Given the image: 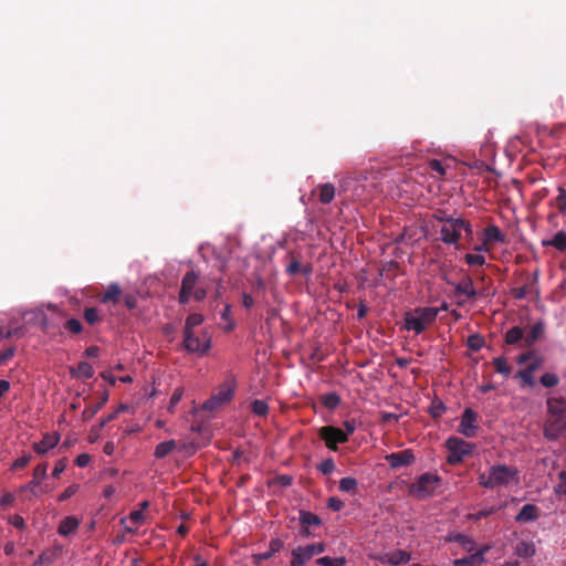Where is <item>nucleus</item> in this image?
Masks as SVG:
<instances>
[{"label":"nucleus","mask_w":566,"mask_h":566,"mask_svg":"<svg viewBox=\"0 0 566 566\" xmlns=\"http://www.w3.org/2000/svg\"><path fill=\"white\" fill-rule=\"evenodd\" d=\"M438 314L439 307H416L405 313L403 327L420 334L436 322Z\"/></svg>","instance_id":"1"},{"label":"nucleus","mask_w":566,"mask_h":566,"mask_svg":"<svg viewBox=\"0 0 566 566\" xmlns=\"http://www.w3.org/2000/svg\"><path fill=\"white\" fill-rule=\"evenodd\" d=\"M443 221V224L440 229V239L448 244L457 243L462 230L471 233V228L468 223H465L462 219L454 218H439Z\"/></svg>","instance_id":"2"},{"label":"nucleus","mask_w":566,"mask_h":566,"mask_svg":"<svg viewBox=\"0 0 566 566\" xmlns=\"http://www.w3.org/2000/svg\"><path fill=\"white\" fill-rule=\"evenodd\" d=\"M440 478L436 474L424 473L410 486V494L417 499H427L438 488Z\"/></svg>","instance_id":"3"},{"label":"nucleus","mask_w":566,"mask_h":566,"mask_svg":"<svg viewBox=\"0 0 566 566\" xmlns=\"http://www.w3.org/2000/svg\"><path fill=\"white\" fill-rule=\"evenodd\" d=\"M449 450L447 461L449 464H458L463 461L464 457L470 454L473 450V444L458 437H450L446 441Z\"/></svg>","instance_id":"4"},{"label":"nucleus","mask_w":566,"mask_h":566,"mask_svg":"<svg viewBox=\"0 0 566 566\" xmlns=\"http://www.w3.org/2000/svg\"><path fill=\"white\" fill-rule=\"evenodd\" d=\"M517 476V470L507 465H494L490 469V480L488 489H494L510 484Z\"/></svg>","instance_id":"5"},{"label":"nucleus","mask_w":566,"mask_h":566,"mask_svg":"<svg viewBox=\"0 0 566 566\" xmlns=\"http://www.w3.org/2000/svg\"><path fill=\"white\" fill-rule=\"evenodd\" d=\"M182 346L188 353L202 356L210 349L211 340L207 333H202L201 337L196 335L195 332L184 333Z\"/></svg>","instance_id":"6"},{"label":"nucleus","mask_w":566,"mask_h":566,"mask_svg":"<svg viewBox=\"0 0 566 566\" xmlns=\"http://www.w3.org/2000/svg\"><path fill=\"white\" fill-rule=\"evenodd\" d=\"M325 549L324 544H311L306 546H300L292 551L291 566H302L308 562L314 555L323 553Z\"/></svg>","instance_id":"7"},{"label":"nucleus","mask_w":566,"mask_h":566,"mask_svg":"<svg viewBox=\"0 0 566 566\" xmlns=\"http://www.w3.org/2000/svg\"><path fill=\"white\" fill-rule=\"evenodd\" d=\"M319 437L326 443V447L333 451L337 450V443L347 441V434L339 428L325 426L319 429Z\"/></svg>","instance_id":"8"},{"label":"nucleus","mask_w":566,"mask_h":566,"mask_svg":"<svg viewBox=\"0 0 566 566\" xmlns=\"http://www.w3.org/2000/svg\"><path fill=\"white\" fill-rule=\"evenodd\" d=\"M566 432V417H548L544 423V437L547 440H556Z\"/></svg>","instance_id":"9"},{"label":"nucleus","mask_w":566,"mask_h":566,"mask_svg":"<svg viewBox=\"0 0 566 566\" xmlns=\"http://www.w3.org/2000/svg\"><path fill=\"white\" fill-rule=\"evenodd\" d=\"M233 388L229 385H223L220 387L219 391L213 395L210 399L203 402L202 409L205 410H216L217 408L226 405L232 399Z\"/></svg>","instance_id":"10"},{"label":"nucleus","mask_w":566,"mask_h":566,"mask_svg":"<svg viewBox=\"0 0 566 566\" xmlns=\"http://www.w3.org/2000/svg\"><path fill=\"white\" fill-rule=\"evenodd\" d=\"M476 420L478 413L471 408H467L462 413L458 431L467 438H473L478 431Z\"/></svg>","instance_id":"11"},{"label":"nucleus","mask_w":566,"mask_h":566,"mask_svg":"<svg viewBox=\"0 0 566 566\" xmlns=\"http://www.w3.org/2000/svg\"><path fill=\"white\" fill-rule=\"evenodd\" d=\"M198 281V275L193 271L187 272L181 280L180 293H179V302L181 304H186L189 302L191 294L196 290V284Z\"/></svg>","instance_id":"12"},{"label":"nucleus","mask_w":566,"mask_h":566,"mask_svg":"<svg viewBox=\"0 0 566 566\" xmlns=\"http://www.w3.org/2000/svg\"><path fill=\"white\" fill-rule=\"evenodd\" d=\"M386 460L391 468L396 469L411 464L415 461V455L411 450H403L388 454Z\"/></svg>","instance_id":"13"},{"label":"nucleus","mask_w":566,"mask_h":566,"mask_svg":"<svg viewBox=\"0 0 566 566\" xmlns=\"http://www.w3.org/2000/svg\"><path fill=\"white\" fill-rule=\"evenodd\" d=\"M546 405L549 417H566V400L564 398H548Z\"/></svg>","instance_id":"14"},{"label":"nucleus","mask_w":566,"mask_h":566,"mask_svg":"<svg viewBox=\"0 0 566 566\" xmlns=\"http://www.w3.org/2000/svg\"><path fill=\"white\" fill-rule=\"evenodd\" d=\"M544 334V324L538 322L534 324L531 329L524 335V343L522 347H532Z\"/></svg>","instance_id":"15"},{"label":"nucleus","mask_w":566,"mask_h":566,"mask_svg":"<svg viewBox=\"0 0 566 566\" xmlns=\"http://www.w3.org/2000/svg\"><path fill=\"white\" fill-rule=\"evenodd\" d=\"M60 436L57 433L45 434L43 439L33 444V449L39 454H44L49 449L57 444Z\"/></svg>","instance_id":"16"},{"label":"nucleus","mask_w":566,"mask_h":566,"mask_svg":"<svg viewBox=\"0 0 566 566\" xmlns=\"http://www.w3.org/2000/svg\"><path fill=\"white\" fill-rule=\"evenodd\" d=\"M454 289H455V292L458 294H463L465 295L468 298H473L478 295H482L481 292H478L474 287H473V281L471 277L467 276L464 277L461 282H459L458 284H454Z\"/></svg>","instance_id":"17"},{"label":"nucleus","mask_w":566,"mask_h":566,"mask_svg":"<svg viewBox=\"0 0 566 566\" xmlns=\"http://www.w3.org/2000/svg\"><path fill=\"white\" fill-rule=\"evenodd\" d=\"M538 517V509L534 504H525L515 516L516 522L527 523Z\"/></svg>","instance_id":"18"},{"label":"nucleus","mask_w":566,"mask_h":566,"mask_svg":"<svg viewBox=\"0 0 566 566\" xmlns=\"http://www.w3.org/2000/svg\"><path fill=\"white\" fill-rule=\"evenodd\" d=\"M504 242V235L496 226H489L484 230V243Z\"/></svg>","instance_id":"19"},{"label":"nucleus","mask_w":566,"mask_h":566,"mask_svg":"<svg viewBox=\"0 0 566 566\" xmlns=\"http://www.w3.org/2000/svg\"><path fill=\"white\" fill-rule=\"evenodd\" d=\"M300 522L305 527L306 533L308 526H319L322 523L316 514L306 511H300Z\"/></svg>","instance_id":"20"},{"label":"nucleus","mask_w":566,"mask_h":566,"mask_svg":"<svg viewBox=\"0 0 566 566\" xmlns=\"http://www.w3.org/2000/svg\"><path fill=\"white\" fill-rule=\"evenodd\" d=\"M177 447V443L175 440H167L164 442H160L156 446L154 455L157 459H163L166 455H168L175 448Z\"/></svg>","instance_id":"21"},{"label":"nucleus","mask_w":566,"mask_h":566,"mask_svg":"<svg viewBox=\"0 0 566 566\" xmlns=\"http://www.w3.org/2000/svg\"><path fill=\"white\" fill-rule=\"evenodd\" d=\"M515 554L518 557L528 558L535 554V546L530 542H518L514 548Z\"/></svg>","instance_id":"22"},{"label":"nucleus","mask_w":566,"mask_h":566,"mask_svg":"<svg viewBox=\"0 0 566 566\" xmlns=\"http://www.w3.org/2000/svg\"><path fill=\"white\" fill-rule=\"evenodd\" d=\"M505 342L509 345H515L520 342L524 343V332L520 326H513L505 334Z\"/></svg>","instance_id":"23"},{"label":"nucleus","mask_w":566,"mask_h":566,"mask_svg":"<svg viewBox=\"0 0 566 566\" xmlns=\"http://www.w3.org/2000/svg\"><path fill=\"white\" fill-rule=\"evenodd\" d=\"M484 560L483 552H478L468 557H463L454 560V566H476Z\"/></svg>","instance_id":"24"},{"label":"nucleus","mask_w":566,"mask_h":566,"mask_svg":"<svg viewBox=\"0 0 566 566\" xmlns=\"http://www.w3.org/2000/svg\"><path fill=\"white\" fill-rule=\"evenodd\" d=\"M77 526H78V521L75 517H73V516L65 517L60 523L59 534L66 536L71 533H73L77 528Z\"/></svg>","instance_id":"25"},{"label":"nucleus","mask_w":566,"mask_h":566,"mask_svg":"<svg viewBox=\"0 0 566 566\" xmlns=\"http://www.w3.org/2000/svg\"><path fill=\"white\" fill-rule=\"evenodd\" d=\"M410 560V554L406 551H396L387 555V563L394 566L406 564Z\"/></svg>","instance_id":"26"},{"label":"nucleus","mask_w":566,"mask_h":566,"mask_svg":"<svg viewBox=\"0 0 566 566\" xmlns=\"http://www.w3.org/2000/svg\"><path fill=\"white\" fill-rule=\"evenodd\" d=\"M543 245H552L558 251L566 250V232L558 231L551 240L543 241Z\"/></svg>","instance_id":"27"},{"label":"nucleus","mask_w":566,"mask_h":566,"mask_svg":"<svg viewBox=\"0 0 566 566\" xmlns=\"http://www.w3.org/2000/svg\"><path fill=\"white\" fill-rule=\"evenodd\" d=\"M335 197V187L331 182L319 186V201L324 205L329 203Z\"/></svg>","instance_id":"28"},{"label":"nucleus","mask_w":566,"mask_h":566,"mask_svg":"<svg viewBox=\"0 0 566 566\" xmlns=\"http://www.w3.org/2000/svg\"><path fill=\"white\" fill-rule=\"evenodd\" d=\"M122 294V290L118 284L112 283L102 296L103 303L117 302Z\"/></svg>","instance_id":"29"},{"label":"nucleus","mask_w":566,"mask_h":566,"mask_svg":"<svg viewBox=\"0 0 566 566\" xmlns=\"http://www.w3.org/2000/svg\"><path fill=\"white\" fill-rule=\"evenodd\" d=\"M203 322V315L193 313L190 314L185 322L184 333H193V328L201 325Z\"/></svg>","instance_id":"30"},{"label":"nucleus","mask_w":566,"mask_h":566,"mask_svg":"<svg viewBox=\"0 0 566 566\" xmlns=\"http://www.w3.org/2000/svg\"><path fill=\"white\" fill-rule=\"evenodd\" d=\"M74 375H76L78 377H83L85 379H90L93 377L94 370H93V367L88 363L81 361L77 365V368H76V371H74Z\"/></svg>","instance_id":"31"},{"label":"nucleus","mask_w":566,"mask_h":566,"mask_svg":"<svg viewBox=\"0 0 566 566\" xmlns=\"http://www.w3.org/2000/svg\"><path fill=\"white\" fill-rule=\"evenodd\" d=\"M48 471V464H39L33 471V480L31 481V486H36L40 484L41 480L45 478Z\"/></svg>","instance_id":"32"},{"label":"nucleus","mask_w":566,"mask_h":566,"mask_svg":"<svg viewBox=\"0 0 566 566\" xmlns=\"http://www.w3.org/2000/svg\"><path fill=\"white\" fill-rule=\"evenodd\" d=\"M357 489V480L350 476L343 478L339 481V490L342 492H355Z\"/></svg>","instance_id":"33"},{"label":"nucleus","mask_w":566,"mask_h":566,"mask_svg":"<svg viewBox=\"0 0 566 566\" xmlns=\"http://www.w3.org/2000/svg\"><path fill=\"white\" fill-rule=\"evenodd\" d=\"M493 365L495 370L504 376H509L511 373V368L507 365V361L504 357H496L493 360Z\"/></svg>","instance_id":"34"},{"label":"nucleus","mask_w":566,"mask_h":566,"mask_svg":"<svg viewBox=\"0 0 566 566\" xmlns=\"http://www.w3.org/2000/svg\"><path fill=\"white\" fill-rule=\"evenodd\" d=\"M252 411L260 417H264L269 412V406L264 400L256 399L252 402Z\"/></svg>","instance_id":"35"},{"label":"nucleus","mask_w":566,"mask_h":566,"mask_svg":"<svg viewBox=\"0 0 566 566\" xmlns=\"http://www.w3.org/2000/svg\"><path fill=\"white\" fill-rule=\"evenodd\" d=\"M316 563L321 566H343L345 564V558H332L329 556H324L318 558Z\"/></svg>","instance_id":"36"},{"label":"nucleus","mask_w":566,"mask_h":566,"mask_svg":"<svg viewBox=\"0 0 566 566\" xmlns=\"http://www.w3.org/2000/svg\"><path fill=\"white\" fill-rule=\"evenodd\" d=\"M106 400V398H104L101 402H98L97 405L95 406H91L86 409L83 410L82 412V418L84 421H87L90 420L91 418H93L97 411L102 408L104 401Z\"/></svg>","instance_id":"37"},{"label":"nucleus","mask_w":566,"mask_h":566,"mask_svg":"<svg viewBox=\"0 0 566 566\" xmlns=\"http://www.w3.org/2000/svg\"><path fill=\"white\" fill-rule=\"evenodd\" d=\"M558 381H559V379H558L557 375L552 374V373H545L541 377V384L547 388L556 386L558 384Z\"/></svg>","instance_id":"38"},{"label":"nucleus","mask_w":566,"mask_h":566,"mask_svg":"<svg viewBox=\"0 0 566 566\" xmlns=\"http://www.w3.org/2000/svg\"><path fill=\"white\" fill-rule=\"evenodd\" d=\"M84 318L88 324H95L98 321V311L95 307H88L84 312Z\"/></svg>","instance_id":"39"},{"label":"nucleus","mask_w":566,"mask_h":566,"mask_svg":"<svg viewBox=\"0 0 566 566\" xmlns=\"http://www.w3.org/2000/svg\"><path fill=\"white\" fill-rule=\"evenodd\" d=\"M334 469H335V463H334L333 459H331V458H329V459L324 460V461L319 464V467H318V470H319L323 474H325V475L331 474V473L334 471Z\"/></svg>","instance_id":"40"},{"label":"nucleus","mask_w":566,"mask_h":566,"mask_svg":"<svg viewBox=\"0 0 566 566\" xmlns=\"http://www.w3.org/2000/svg\"><path fill=\"white\" fill-rule=\"evenodd\" d=\"M468 346L472 350H479L483 346V338L479 335H471L468 339Z\"/></svg>","instance_id":"41"},{"label":"nucleus","mask_w":566,"mask_h":566,"mask_svg":"<svg viewBox=\"0 0 566 566\" xmlns=\"http://www.w3.org/2000/svg\"><path fill=\"white\" fill-rule=\"evenodd\" d=\"M465 261L470 265H483L485 258L482 254H467Z\"/></svg>","instance_id":"42"},{"label":"nucleus","mask_w":566,"mask_h":566,"mask_svg":"<svg viewBox=\"0 0 566 566\" xmlns=\"http://www.w3.org/2000/svg\"><path fill=\"white\" fill-rule=\"evenodd\" d=\"M559 483L555 486V492L566 495V471L558 473Z\"/></svg>","instance_id":"43"},{"label":"nucleus","mask_w":566,"mask_h":566,"mask_svg":"<svg viewBox=\"0 0 566 566\" xmlns=\"http://www.w3.org/2000/svg\"><path fill=\"white\" fill-rule=\"evenodd\" d=\"M536 369L535 365H531L527 369L522 370L518 373L520 377L527 382L528 385L533 384V377L532 374Z\"/></svg>","instance_id":"44"},{"label":"nucleus","mask_w":566,"mask_h":566,"mask_svg":"<svg viewBox=\"0 0 566 566\" xmlns=\"http://www.w3.org/2000/svg\"><path fill=\"white\" fill-rule=\"evenodd\" d=\"M182 389L177 388L170 397L168 410L171 411L181 400Z\"/></svg>","instance_id":"45"},{"label":"nucleus","mask_w":566,"mask_h":566,"mask_svg":"<svg viewBox=\"0 0 566 566\" xmlns=\"http://www.w3.org/2000/svg\"><path fill=\"white\" fill-rule=\"evenodd\" d=\"M339 397L336 394H331L324 398L323 402L326 407L333 409L339 405Z\"/></svg>","instance_id":"46"},{"label":"nucleus","mask_w":566,"mask_h":566,"mask_svg":"<svg viewBox=\"0 0 566 566\" xmlns=\"http://www.w3.org/2000/svg\"><path fill=\"white\" fill-rule=\"evenodd\" d=\"M65 327H66L70 332L75 333V334H77V333H80V332L82 331V324H81V322H80L78 319H76V318H71V319H69V321L66 322Z\"/></svg>","instance_id":"47"},{"label":"nucleus","mask_w":566,"mask_h":566,"mask_svg":"<svg viewBox=\"0 0 566 566\" xmlns=\"http://www.w3.org/2000/svg\"><path fill=\"white\" fill-rule=\"evenodd\" d=\"M78 486L77 485H70L69 488H66L63 493L60 494L59 496V501H65L67 499H70L72 495H74L77 491Z\"/></svg>","instance_id":"48"},{"label":"nucleus","mask_w":566,"mask_h":566,"mask_svg":"<svg viewBox=\"0 0 566 566\" xmlns=\"http://www.w3.org/2000/svg\"><path fill=\"white\" fill-rule=\"evenodd\" d=\"M327 506H328V509L337 512L343 509L344 502L337 497H329Z\"/></svg>","instance_id":"49"},{"label":"nucleus","mask_w":566,"mask_h":566,"mask_svg":"<svg viewBox=\"0 0 566 566\" xmlns=\"http://www.w3.org/2000/svg\"><path fill=\"white\" fill-rule=\"evenodd\" d=\"M128 518L134 523V524H140L144 522L145 520V516H144V513L142 510L139 511H133L130 512Z\"/></svg>","instance_id":"50"},{"label":"nucleus","mask_w":566,"mask_h":566,"mask_svg":"<svg viewBox=\"0 0 566 566\" xmlns=\"http://www.w3.org/2000/svg\"><path fill=\"white\" fill-rule=\"evenodd\" d=\"M65 468H66V459L59 460L53 469L52 475L54 478H57L65 470Z\"/></svg>","instance_id":"51"},{"label":"nucleus","mask_w":566,"mask_h":566,"mask_svg":"<svg viewBox=\"0 0 566 566\" xmlns=\"http://www.w3.org/2000/svg\"><path fill=\"white\" fill-rule=\"evenodd\" d=\"M30 460H31L30 455L20 457L19 459H17L13 462V469H22V468H24L30 462Z\"/></svg>","instance_id":"52"},{"label":"nucleus","mask_w":566,"mask_h":566,"mask_svg":"<svg viewBox=\"0 0 566 566\" xmlns=\"http://www.w3.org/2000/svg\"><path fill=\"white\" fill-rule=\"evenodd\" d=\"M13 355H14V347L7 348L2 353H0V365L3 364L4 361L9 360L10 358H12Z\"/></svg>","instance_id":"53"},{"label":"nucleus","mask_w":566,"mask_h":566,"mask_svg":"<svg viewBox=\"0 0 566 566\" xmlns=\"http://www.w3.org/2000/svg\"><path fill=\"white\" fill-rule=\"evenodd\" d=\"M457 541L462 544V546L468 549V551H471L472 549V546H473V543L471 539H469L467 536L464 535H458L457 536Z\"/></svg>","instance_id":"54"},{"label":"nucleus","mask_w":566,"mask_h":566,"mask_svg":"<svg viewBox=\"0 0 566 566\" xmlns=\"http://www.w3.org/2000/svg\"><path fill=\"white\" fill-rule=\"evenodd\" d=\"M496 511L495 507H491V509H486V510H481L479 511L478 513H475L474 515H472V517L474 520H481L483 517H486L489 515H491L492 513H494Z\"/></svg>","instance_id":"55"},{"label":"nucleus","mask_w":566,"mask_h":566,"mask_svg":"<svg viewBox=\"0 0 566 566\" xmlns=\"http://www.w3.org/2000/svg\"><path fill=\"white\" fill-rule=\"evenodd\" d=\"M124 303L129 310H133L137 305V300L133 294H127L124 296Z\"/></svg>","instance_id":"56"},{"label":"nucleus","mask_w":566,"mask_h":566,"mask_svg":"<svg viewBox=\"0 0 566 566\" xmlns=\"http://www.w3.org/2000/svg\"><path fill=\"white\" fill-rule=\"evenodd\" d=\"M90 461H91V458L86 453H82V454L77 455V458L75 460L76 464L81 468L86 467L90 463Z\"/></svg>","instance_id":"57"},{"label":"nucleus","mask_w":566,"mask_h":566,"mask_svg":"<svg viewBox=\"0 0 566 566\" xmlns=\"http://www.w3.org/2000/svg\"><path fill=\"white\" fill-rule=\"evenodd\" d=\"M283 547V542L279 538H275V539H272L270 542V552L272 554H275L276 552L281 551V548Z\"/></svg>","instance_id":"58"},{"label":"nucleus","mask_w":566,"mask_h":566,"mask_svg":"<svg viewBox=\"0 0 566 566\" xmlns=\"http://www.w3.org/2000/svg\"><path fill=\"white\" fill-rule=\"evenodd\" d=\"M11 524L17 528H23L24 527V520L20 515H14L11 518Z\"/></svg>","instance_id":"59"},{"label":"nucleus","mask_w":566,"mask_h":566,"mask_svg":"<svg viewBox=\"0 0 566 566\" xmlns=\"http://www.w3.org/2000/svg\"><path fill=\"white\" fill-rule=\"evenodd\" d=\"M344 427H345V430L344 431L347 437L352 433H354L355 429H356V426H355V421L354 420H347L344 422Z\"/></svg>","instance_id":"60"},{"label":"nucleus","mask_w":566,"mask_h":566,"mask_svg":"<svg viewBox=\"0 0 566 566\" xmlns=\"http://www.w3.org/2000/svg\"><path fill=\"white\" fill-rule=\"evenodd\" d=\"M98 353H99V348L97 346H90L85 350V356L88 358L97 357Z\"/></svg>","instance_id":"61"},{"label":"nucleus","mask_w":566,"mask_h":566,"mask_svg":"<svg viewBox=\"0 0 566 566\" xmlns=\"http://www.w3.org/2000/svg\"><path fill=\"white\" fill-rule=\"evenodd\" d=\"M191 296L197 301H202L206 297V291L203 289H196Z\"/></svg>","instance_id":"62"},{"label":"nucleus","mask_w":566,"mask_h":566,"mask_svg":"<svg viewBox=\"0 0 566 566\" xmlns=\"http://www.w3.org/2000/svg\"><path fill=\"white\" fill-rule=\"evenodd\" d=\"M430 167L432 170L438 171L440 174H444V168L442 167L441 163L438 160L430 161Z\"/></svg>","instance_id":"63"},{"label":"nucleus","mask_w":566,"mask_h":566,"mask_svg":"<svg viewBox=\"0 0 566 566\" xmlns=\"http://www.w3.org/2000/svg\"><path fill=\"white\" fill-rule=\"evenodd\" d=\"M300 271V263L297 261H292L287 266V272L290 274H296Z\"/></svg>","instance_id":"64"}]
</instances>
